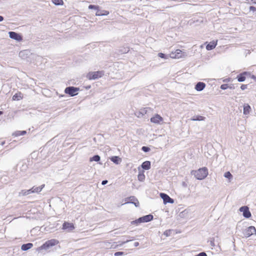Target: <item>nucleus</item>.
<instances>
[{"instance_id": "obj_6", "label": "nucleus", "mask_w": 256, "mask_h": 256, "mask_svg": "<svg viewBox=\"0 0 256 256\" xmlns=\"http://www.w3.org/2000/svg\"><path fill=\"white\" fill-rule=\"evenodd\" d=\"M239 210L242 212L243 216L246 218H250L251 216V213L247 206H243L240 208Z\"/></svg>"}, {"instance_id": "obj_36", "label": "nucleus", "mask_w": 256, "mask_h": 256, "mask_svg": "<svg viewBox=\"0 0 256 256\" xmlns=\"http://www.w3.org/2000/svg\"><path fill=\"white\" fill-rule=\"evenodd\" d=\"M124 255V253L123 252H118L114 253L115 256H121Z\"/></svg>"}, {"instance_id": "obj_39", "label": "nucleus", "mask_w": 256, "mask_h": 256, "mask_svg": "<svg viewBox=\"0 0 256 256\" xmlns=\"http://www.w3.org/2000/svg\"><path fill=\"white\" fill-rule=\"evenodd\" d=\"M250 11H252V12H256V8L254 6H250Z\"/></svg>"}, {"instance_id": "obj_25", "label": "nucleus", "mask_w": 256, "mask_h": 256, "mask_svg": "<svg viewBox=\"0 0 256 256\" xmlns=\"http://www.w3.org/2000/svg\"><path fill=\"white\" fill-rule=\"evenodd\" d=\"M26 133V130H22V131L18 130V131L15 132L12 134V135L14 136H18L24 135Z\"/></svg>"}, {"instance_id": "obj_9", "label": "nucleus", "mask_w": 256, "mask_h": 256, "mask_svg": "<svg viewBox=\"0 0 256 256\" xmlns=\"http://www.w3.org/2000/svg\"><path fill=\"white\" fill-rule=\"evenodd\" d=\"M129 201L126 202V204H132L136 207H138L140 203L138 200L134 196H130L127 198Z\"/></svg>"}, {"instance_id": "obj_51", "label": "nucleus", "mask_w": 256, "mask_h": 256, "mask_svg": "<svg viewBox=\"0 0 256 256\" xmlns=\"http://www.w3.org/2000/svg\"><path fill=\"white\" fill-rule=\"evenodd\" d=\"M3 114V112L2 111H0V116L2 115Z\"/></svg>"}, {"instance_id": "obj_48", "label": "nucleus", "mask_w": 256, "mask_h": 256, "mask_svg": "<svg viewBox=\"0 0 256 256\" xmlns=\"http://www.w3.org/2000/svg\"><path fill=\"white\" fill-rule=\"evenodd\" d=\"M140 113H141L142 115H144V114H146V111L144 110H142L140 112Z\"/></svg>"}, {"instance_id": "obj_14", "label": "nucleus", "mask_w": 256, "mask_h": 256, "mask_svg": "<svg viewBox=\"0 0 256 256\" xmlns=\"http://www.w3.org/2000/svg\"><path fill=\"white\" fill-rule=\"evenodd\" d=\"M142 222H148L153 220L154 216L152 214H150L142 217H140Z\"/></svg>"}, {"instance_id": "obj_55", "label": "nucleus", "mask_w": 256, "mask_h": 256, "mask_svg": "<svg viewBox=\"0 0 256 256\" xmlns=\"http://www.w3.org/2000/svg\"><path fill=\"white\" fill-rule=\"evenodd\" d=\"M4 142H2V145H4Z\"/></svg>"}, {"instance_id": "obj_12", "label": "nucleus", "mask_w": 256, "mask_h": 256, "mask_svg": "<svg viewBox=\"0 0 256 256\" xmlns=\"http://www.w3.org/2000/svg\"><path fill=\"white\" fill-rule=\"evenodd\" d=\"M248 74L247 72H244L242 74H238L236 76L238 82H243L246 80V76Z\"/></svg>"}, {"instance_id": "obj_32", "label": "nucleus", "mask_w": 256, "mask_h": 256, "mask_svg": "<svg viewBox=\"0 0 256 256\" xmlns=\"http://www.w3.org/2000/svg\"><path fill=\"white\" fill-rule=\"evenodd\" d=\"M32 189H30V190H28L27 191H24V190H22L20 194L24 196L27 195V194H30L31 192H32Z\"/></svg>"}, {"instance_id": "obj_54", "label": "nucleus", "mask_w": 256, "mask_h": 256, "mask_svg": "<svg viewBox=\"0 0 256 256\" xmlns=\"http://www.w3.org/2000/svg\"><path fill=\"white\" fill-rule=\"evenodd\" d=\"M36 230V228H33V230Z\"/></svg>"}, {"instance_id": "obj_20", "label": "nucleus", "mask_w": 256, "mask_h": 256, "mask_svg": "<svg viewBox=\"0 0 256 256\" xmlns=\"http://www.w3.org/2000/svg\"><path fill=\"white\" fill-rule=\"evenodd\" d=\"M110 160L112 161L114 163L116 164H119L121 161V158L118 156H113L110 158Z\"/></svg>"}, {"instance_id": "obj_37", "label": "nucleus", "mask_w": 256, "mask_h": 256, "mask_svg": "<svg viewBox=\"0 0 256 256\" xmlns=\"http://www.w3.org/2000/svg\"><path fill=\"white\" fill-rule=\"evenodd\" d=\"M170 230H166L164 232V234L166 235V236H170Z\"/></svg>"}, {"instance_id": "obj_52", "label": "nucleus", "mask_w": 256, "mask_h": 256, "mask_svg": "<svg viewBox=\"0 0 256 256\" xmlns=\"http://www.w3.org/2000/svg\"><path fill=\"white\" fill-rule=\"evenodd\" d=\"M194 256H200V253H199V254H196V255H195Z\"/></svg>"}, {"instance_id": "obj_21", "label": "nucleus", "mask_w": 256, "mask_h": 256, "mask_svg": "<svg viewBox=\"0 0 256 256\" xmlns=\"http://www.w3.org/2000/svg\"><path fill=\"white\" fill-rule=\"evenodd\" d=\"M182 56V52L180 50H177L176 51L174 56H172L170 57L172 58H179Z\"/></svg>"}, {"instance_id": "obj_29", "label": "nucleus", "mask_w": 256, "mask_h": 256, "mask_svg": "<svg viewBox=\"0 0 256 256\" xmlns=\"http://www.w3.org/2000/svg\"><path fill=\"white\" fill-rule=\"evenodd\" d=\"M224 176L229 180L232 178V176L230 172H227L224 173Z\"/></svg>"}, {"instance_id": "obj_17", "label": "nucleus", "mask_w": 256, "mask_h": 256, "mask_svg": "<svg viewBox=\"0 0 256 256\" xmlns=\"http://www.w3.org/2000/svg\"><path fill=\"white\" fill-rule=\"evenodd\" d=\"M150 162L146 160L142 163L141 166L144 170H148L150 168Z\"/></svg>"}, {"instance_id": "obj_13", "label": "nucleus", "mask_w": 256, "mask_h": 256, "mask_svg": "<svg viewBox=\"0 0 256 256\" xmlns=\"http://www.w3.org/2000/svg\"><path fill=\"white\" fill-rule=\"evenodd\" d=\"M206 87V84L203 82H198L195 86V89L198 92L202 90Z\"/></svg>"}, {"instance_id": "obj_24", "label": "nucleus", "mask_w": 256, "mask_h": 256, "mask_svg": "<svg viewBox=\"0 0 256 256\" xmlns=\"http://www.w3.org/2000/svg\"><path fill=\"white\" fill-rule=\"evenodd\" d=\"M44 184L41 185L40 186L38 187H36V188H34V186H33V193H34V192H36V193L40 192L42 190V189L44 188Z\"/></svg>"}, {"instance_id": "obj_42", "label": "nucleus", "mask_w": 256, "mask_h": 256, "mask_svg": "<svg viewBox=\"0 0 256 256\" xmlns=\"http://www.w3.org/2000/svg\"><path fill=\"white\" fill-rule=\"evenodd\" d=\"M128 50H129L128 48H124V50H121V52H122V53H127V52H128Z\"/></svg>"}, {"instance_id": "obj_27", "label": "nucleus", "mask_w": 256, "mask_h": 256, "mask_svg": "<svg viewBox=\"0 0 256 256\" xmlns=\"http://www.w3.org/2000/svg\"><path fill=\"white\" fill-rule=\"evenodd\" d=\"M52 2L56 6H61L64 4L62 0H52Z\"/></svg>"}, {"instance_id": "obj_38", "label": "nucleus", "mask_w": 256, "mask_h": 256, "mask_svg": "<svg viewBox=\"0 0 256 256\" xmlns=\"http://www.w3.org/2000/svg\"><path fill=\"white\" fill-rule=\"evenodd\" d=\"M210 245L212 246V247H214L215 246V244H214V238H212V240H211L210 241Z\"/></svg>"}, {"instance_id": "obj_15", "label": "nucleus", "mask_w": 256, "mask_h": 256, "mask_svg": "<svg viewBox=\"0 0 256 256\" xmlns=\"http://www.w3.org/2000/svg\"><path fill=\"white\" fill-rule=\"evenodd\" d=\"M251 107L248 104H244V114L246 115L250 113L251 111Z\"/></svg>"}, {"instance_id": "obj_44", "label": "nucleus", "mask_w": 256, "mask_h": 256, "mask_svg": "<svg viewBox=\"0 0 256 256\" xmlns=\"http://www.w3.org/2000/svg\"><path fill=\"white\" fill-rule=\"evenodd\" d=\"M134 240V239H133V238H132V240H126V241H124V242H122V244L120 245H122V244H124L127 243V242H130V241H131V240Z\"/></svg>"}, {"instance_id": "obj_43", "label": "nucleus", "mask_w": 256, "mask_h": 256, "mask_svg": "<svg viewBox=\"0 0 256 256\" xmlns=\"http://www.w3.org/2000/svg\"><path fill=\"white\" fill-rule=\"evenodd\" d=\"M200 256H208L205 252H201L200 253Z\"/></svg>"}, {"instance_id": "obj_34", "label": "nucleus", "mask_w": 256, "mask_h": 256, "mask_svg": "<svg viewBox=\"0 0 256 256\" xmlns=\"http://www.w3.org/2000/svg\"><path fill=\"white\" fill-rule=\"evenodd\" d=\"M21 98V96H20V94L18 95V94H15L12 96V99L14 100H19Z\"/></svg>"}, {"instance_id": "obj_45", "label": "nucleus", "mask_w": 256, "mask_h": 256, "mask_svg": "<svg viewBox=\"0 0 256 256\" xmlns=\"http://www.w3.org/2000/svg\"><path fill=\"white\" fill-rule=\"evenodd\" d=\"M108 181L107 180H104L102 182V185H105L108 183Z\"/></svg>"}, {"instance_id": "obj_23", "label": "nucleus", "mask_w": 256, "mask_h": 256, "mask_svg": "<svg viewBox=\"0 0 256 256\" xmlns=\"http://www.w3.org/2000/svg\"><path fill=\"white\" fill-rule=\"evenodd\" d=\"M138 180L140 182H144L145 180V175L144 174V171L140 172L138 176Z\"/></svg>"}, {"instance_id": "obj_50", "label": "nucleus", "mask_w": 256, "mask_h": 256, "mask_svg": "<svg viewBox=\"0 0 256 256\" xmlns=\"http://www.w3.org/2000/svg\"><path fill=\"white\" fill-rule=\"evenodd\" d=\"M36 58L38 59V60H40L42 58L40 56H36Z\"/></svg>"}, {"instance_id": "obj_19", "label": "nucleus", "mask_w": 256, "mask_h": 256, "mask_svg": "<svg viewBox=\"0 0 256 256\" xmlns=\"http://www.w3.org/2000/svg\"><path fill=\"white\" fill-rule=\"evenodd\" d=\"M32 248V243H28L23 244L21 246V250L23 251H26Z\"/></svg>"}, {"instance_id": "obj_28", "label": "nucleus", "mask_w": 256, "mask_h": 256, "mask_svg": "<svg viewBox=\"0 0 256 256\" xmlns=\"http://www.w3.org/2000/svg\"><path fill=\"white\" fill-rule=\"evenodd\" d=\"M142 220L141 218H139L138 219L133 220L131 222L132 224H136L138 225L139 224L142 223Z\"/></svg>"}, {"instance_id": "obj_4", "label": "nucleus", "mask_w": 256, "mask_h": 256, "mask_svg": "<svg viewBox=\"0 0 256 256\" xmlns=\"http://www.w3.org/2000/svg\"><path fill=\"white\" fill-rule=\"evenodd\" d=\"M104 75L102 71H97L94 72H90L86 75V78L88 80H96L98 78H101Z\"/></svg>"}, {"instance_id": "obj_3", "label": "nucleus", "mask_w": 256, "mask_h": 256, "mask_svg": "<svg viewBox=\"0 0 256 256\" xmlns=\"http://www.w3.org/2000/svg\"><path fill=\"white\" fill-rule=\"evenodd\" d=\"M80 90L79 88L70 86L66 87L64 90V92L68 94L70 96H74L78 94V92Z\"/></svg>"}, {"instance_id": "obj_18", "label": "nucleus", "mask_w": 256, "mask_h": 256, "mask_svg": "<svg viewBox=\"0 0 256 256\" xmlns=\"http://www.w3.org/2000/svg\"><path fill=\"white\" fill-rule=\"evenodd\" d=\"M216 42L214 41H212L210 42L206 46V48L208 50H213L216 46Z\"/></svg>"}, {"instance_id": "obj_31", "label": "nucleus", "mask_w": 256, "mask_h": 256, "mask_svg": "<svg viewBox=\"0 0 256 256\" xmlns=\"http://www.w3.org/2000/svg\"><path fill=\"white\" fill-rule=\"evenodd\" d=\"M158 56L162 58L166 59L168 58V55L165 54H164L160 52L158 54Z\"/></svg>"}, {"instance_id": "obj_49", "label": "nucleus", "mask_w": 256, "mask_h": 256, "mask_svg": "<svg viewBox=\"0 0 256 256\" xmlns=\"http://www.w3.org/2000/svg\"><path fill=\"white\" fill-rule=\"evenodd\" d=\"M4 20V17L2 16H0V22H2Z\"/></svg>"}, {"instance_id": "obj_7", "label": "nucleus", "mask_w": 256, "mask_h": 256, "mask_svg": "<svg viewBox=\"0 0 256 256\" xmlns=\"http://www.w3.org/2000/svg\"><path fill=\"white\" fill-rule=\"evenodd\" d=\"M8 34L10 38L18 42H20L22 40V36L14 32H10Z\"/></svg>"}, {"instance_id": "obj_16", "label": "nucleus", "mask_w": 256, "mask_h": 256, "mask_svg": "<svg viewBox=\"0 0 256 256\" xmlns=\"http://www.w3.org/2000/svg\"><path fill=\"white\" fill-rule=\"evenodd\" d=\"M109 14V12L106 10H100L99 8L98 10L96 13V16H107Z\"/></svg>"}, {"instance_id": "obj_5", "label": "nucleus", "mask_w": 256, "mask_h": 256, "mask_svg": "<svg viewBox=\"0 0 256 256\" xmlns=\"http://www.w3.org/2000/svg\"><path fill=\"white\" fill-rule=\"evenodd\" d=\"M242 234L244 236L248 238L253 234H256V229L253 226H250L247 228L242 230Z\"/></svg>"}, {"instance_id": "obj_1", "label": "nucleus", "mask_w": 256, "mask_h": 256, "mask_svg": "<svg viewBox=\"0 0 256 256\" xmlns=\"http://www.w3.org/2000/svg\"><path fill=\"white\" fill-rule=\"evenodd\" d=\"M191 174L194 175L197 180H202L208 175V170L206 167L200 168L197 170H192Z\"/></svg>"}, {"instance_id": "obj_35", "label": "nucleus", "mask_w": 256, "mask_h": 256, "mask_svg": "<svg viewBox=\"0 0 256 256\" xmlns=\"http://www.w3.org/2000/svg\"><path fill=\"white\" fill-rule=\"evenodd\" d=\"M229 87L228 84H223L220 86V88L222 90H226Z\"/></svg>"}, {"instance_id": "obj_22", "label": "nucleus", "mask_w": 256, "mask_h": 256, "mask_svg": "<svg viewBox=\"0 0 256 256\" xmlns=\"http://www.w3.org/2000/svg\"><path fill=\"white\" fill-rule=\"evenodd\" d=\"M204 119H205V118L202 116H195L191 118V120H193V121H196V120L201 121V120H204Z\"/></svg>"}, {"instance_id": "obj_41", "label": "nucleus", "mask_w": 256, "mask_h": 256, "mask_svg": "<svg viewBox=\"0 0 256 256\" xmlns=\"http://www.w3.org/2000/svg\"><path fill=\"white\" fill-rule=\"evenodd\" d=\"M247 88V85L246 84H242L240 86V88L242 90H244Z\"/></svg>"}, {"instance_id": "obj_46", "label": "nucleus", "mask_w": 256, "mask_h": 256, "mask_svg": "<svg viewBox=\"0 0 256 256\" xmlns=\"http://www.w3.org/2000/svg\"><path fill=\"white\" fill-rule=\"evenodd\" d=\"M251 78L256 82V76H255L254 75H252L251 76Z\"/></svg>"}, {"instance_id": "obj_33", "label": "nucleus", "mask_w": 256, "mask_h": 256, "mask_svg": "<svg viewBox=\"0 0 256 256\" xmlns=\"http://www.w3.org/2000/svg\"><path fill=\"white\" fill-rule=\"evenodd\" d=\"M142 150L145 152H148L150 151V149L148 146H143L142 148Z\"/></svg>"}, {"instance_id": "obj_40", "label": "nucleus", "mask_w": 256, "mask_h": 256, "mask_svg": "<svg viewBox=\"0 0 256 256\" xmlns=\"http://www.w3.org/2000/svg\"><path fill=\"white\" fill-rule=\"evenodd\" d=\"M27 52L26 50H24L22 52H20L19 54V55L20 56H22L24 54H26Z\"/></svg>"}, {"instance_id": "obj_2", "label": "nucleus", "mask_w": 256, "mask_h": 256, "mask_svg": "<svg viewBox=\"0 0 256 256\" xmlns=\"http://www.w3.org/2000/svg\"><path fill=\"white\" fill-rule=\"evenodd\" d=\"M58 244V241L56 239H51L46 242L42 246L37 248L38 252H40L44 250L46 251L50 248Z\"/></svg>"}, {"instance_id": "obj_10", "label": "nucleus", "mask_w": 256, "mask_h": 256, "mask_svg": "<svg viewBox=\"0 0 256 256\" xmlns=\"http://www.w3.org/2000/svg\"><path fill=\"white\" fill-rule=\"evenodd\" d=\"M74 228V226L72 223L64 222L62 224V229L66 230L68 232H70Z\"/></svg>"}, {"instance_id": "obj_11", "label": "nucleus", "mask_w": 256, "mask_h": 256, "mask_svg": "<svg viewBox=\"0 0 256 256\" xmlns=\"http://www.w3.org/2000/svg\"><path fill=\"white\" fill-rule=\"evenodd\" d=\"M162 120V118L158 114H156L150 118V122L154 124H159Z\"/></svg>"}, {"instance_id": "obj_30", "label": "nucleus", "mask_w": 256, "mask_h": 256, "mask_svg": "<svg viewBox=\"0 0 256 256\" xmlns=\"http://www.w3.org/2000/svg\"><path fill=\"white\" fill-rule=\"evenodd\" d=\"M100 7L98 6L92 5V4H90L88 6V9H94L95 10H96V11Z\"/></svg>"}, {"instance_id": "obj_8", "label": "nucleus", "mask_w": 256, "mask_h": 256, "mask_svg": "<svg viewBox=\"0 0 256 256\" xmlns=\"http://www.w3.org/2000/svg\"><path fill=\"white\" fill-rule=\"evenodd\" d=\"M160 196L163 200L164 204L167 203L173 204L174 202V200L164 193H160Z\"/></svg>"}, {"instance_id": "obj_47", "label": "nucleus", "mask_w": 256, "mask_h": 256, "mask_svg": "<svg viewBox=\"0 0 256 256\" xmlns=\"http://www.w3.org/2000/svg\"><path fill=\"white\" fill-rule=\"evenodd\" d=\"M138 245H139V243H138V242H135L134 243V246L135 247L138 246Z\"/></svg>"}, {"instance_id": "obj_53", "label": "nucleus", "mask_w": 256, "mask_h": 256, "mask_svg": "<svg viewBox=\"0 0 256 256\" xmlns=\"http://www.w3.org/2000/svg\"><path fill=\"white\" fill-rule=\"evenodd\" d=\"M228 88H231V89L233 88V87H232V86H229Z\"/></svg>"}, {"instance_id": "obj_26", "label": "nucleus", "mask_w": 256, "mask_h": 256, "mask_svg": "<svg viewBox=\"0 0 256 256\" xmlns=\"http://www.w3.org/2000/svg\"><path fill=\"white\" fill-rule=\"evenodd\" d=\"M100 160V156L99 155L96 154V155H94V156H93L92 157H91L90 158V162L94 161V162H98Z\"/></svg>"}]
</instances>
